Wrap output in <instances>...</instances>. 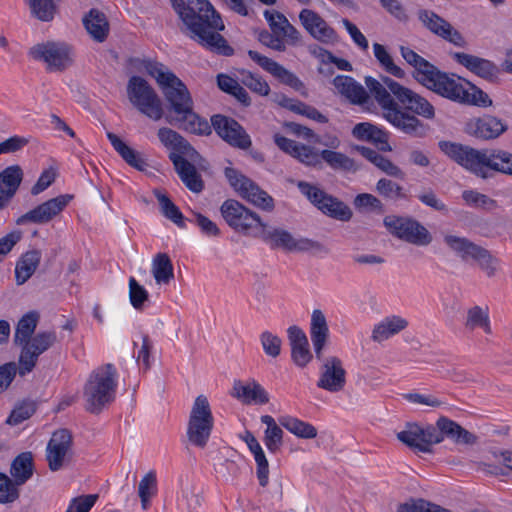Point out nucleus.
<instances>
[{
  "instance_id": "61",
  "label": "nucleus",
  "mask_w": 512,
  "mask_h": 512,
  "mask_svg": "<svg viewBox=\"0 0 512 512\" xmlns=\"http://www.w3.org/2000/svg\"><path fill=\"white\" fill-rule=\"evenodd\" d=\"M263 442L270 453H277L283 444V431L280 427L265 430Z\"/></svg>"
},
{
  "instance_id": "52",
  "label": "nucleus",
  "mask_w": 512,
  "mask_h": 512,
  "mask_svg": "<svg viewBox=\"0 0 512 512\" xmlns=\"http://www.w3.org/2000/svg\"><path fill=\"white\" fill-rule=\"evenodd\" d=\"M241 83L245 85L252 92L261 96H267L270 92L268 83L260 76L255 75L249 71H241Z\"/></svg>"
},
{
  "instance_id": "56",
  "label": "nucleus",
  "mask_w": 512,
  "mask_h": 512,
  "mask_svg": "<svg viewBox=\"0 0 512 512\" xmlns=\"http://www.w3.org/2000/svg\"><path fill=\"white\" fill-rule=\"evenodd\" d=\"M35 410L36 407L34 402H22L12 410L11 414L6 420V423L9 425H18L24 420L30 418Z\"/></svg>"
},
{
  "instance_id": "38",
  "label": "nucleus",
  "mask_w": 512,
  "mask_h": 512,
  "mask_svg": "<svg viewBox=\"0 0 512 512\" xmlns=\"http://www.w3.org/2000/svg\"><path fill=\"white\" fill-rule=\"evenodd\" d=\"M41 261L38 250L27 251L18 260L15 267V279L18 285L24 284L35 273Z\"/></svg>"
},
{
  "instance_id": "16",
  "label": "nucleus",
  "mask_w": 512,
  "mask_h": 512,
  "mask_svg": "<svg viewBox=\"0 0 512 512\" xmlns=\"http://www.w3.org/2000/svg\"><path fill=\"white\" fill-rule=\"evenodd\" d=\"M73 458L72 435L67 429L55 431L46 447V461L52 472L67 466Z\"/></svg>"
},
{
  "instance_id": "8",
  "label": "nucleus",
  "mask_w": 512,
  "mask_h": 512,
  "mask_svg": "<svg viewBox=\"0 0 512 512\" xmlns=\"http://www.w3.org/2000/svg\"><path fill=\"white\" fill-rule=\"evenodd\" d=\"M127 96L130 103L149 119L159 121L163 117L162 101L144 78L132 76L129 79Z\"/></svg>"
},
{
  "instance_id": "59",
  "label": "nucleus",
  "mask_w": 512,
  "mask_h": 512,
  "mask_svg": "<svg viewBox=\"0 0 512 512\" xmlns=\"http://www.w3.org/2000/svg\"><path fill=\"white\" fill-rule=\"evenodd\" d=\"M293 158L307 166H320V152L304 144H300Z\"/></svg>"
},
{
  "instance_id": "30",
  "label": "nucleus",
  "mask_w": 512,
  "mask_h": 512,
  "mask_svg": "<svg viewBox=\"0 0 512 512\" xmlns=\"http://www.w3.org/2000/svg\"><path fill=\"white\" fill-rule=\"evenodd\" d=\"M157 137L160 143L171 150L170 153H176L178 155H186L195 159L198 156L197 151L190 145V143L177 131L168 128L161 127L157 131Z\"/></svg>"
},
{
  "instance_id": "54",
  "label": "nucleus",
  "mask_w": 512,
  "mask_h": 512,
  "mask_svg": "<svg viewBox=\"0 0 512 512\" xmlns=\"http://www.w3.org/2000/svg\"><path fill=\"white\" fill-rule=\"evenodd\" d=\"M13 478L0 473V503H11L18 499L19 490Z\"/></svg>"
},
{
  "instance_id": "21",
  "label": "nucleus",
  "mask_w": 512,
  "mask_h": 512,
  "mask_svg": "<svg viewBox=\"0 0 512 512\" xmlns=\"http://www.w3.org/2000/svg\"><path fill=\"white\" fill-rule=\"evenodd\" d=\"M418 19L422 25L436 36L462 47L465 40L461 33L456 30L448 21L432 10L421 9L418 11Z\"/></svg>"
},
{
  "instance_id": "60",
  "label": "nucleus",
  "mask_w": 512,
  "mask_h": 512,
  "mask_svg": "<svg viewBox=\"0 0 512 512\" xmlns=\"http://www.w3.org/2000/svg\"><path fill=\"white\" fill-rule=\"evenodd\" d=\"M189 221L196 224L201 232L208 237H218L220 235V229L216 223L201 213L193 212V218H190Z\"/></svg>"
},
{
  "instance_id": "35",
  "label": "nucleus",
  "mask_w": 512,
  "mask_h": 512,
  "mask_svg": "<svg viewBox=\"0 0 512 512\" xmlns=\"http://www.w3.org/2000/svg\"><path fill=\"white\" fill-rule=\"evenodd\" d=\"M233 391V395L245 404H266L269 401L268 393L254 380L247 383L235 382Z\"/></svg>"
},
{
  "instance_id": "15",
  "label": "nucleus",
  "mask_w": 512,
  "mask_h": 512,
  "mask_svg": "<svg viewBox=\"0 0 512 512\" xmlns=\"http://www.w3.org/2000/svg\"><path fill=\"white\" fill-rule=\"evenodd\" d=\"M384 225L392 235L414 245L425 246L432 240L428 230L411 218L386 216Z\"/></svg>"
},
{
  "instance_id": "57",
  "label": "nucleus",
  "mask_w": 512,
  "mask_h": 512,
  "mask_svg": "<svg viewBox=\"0 0 512 512\" xmlns=\"http://www.w3.org/2000/svg\"><path fill=\"white\" fill-rule=\"evenodd\" d=\"M470 91L466 88L465 89V96L464 99L461 100V103L463 104H472L482 107H488L492 105V100L490 97L483 92L482 90L478 89L474 85H469Z\"/></svg>"
},
{
  "instance_id": "63",
  "label": "nucleus",
  "mask_w": 512,
  "mask_h": 512,
  "mask_svg": "<svg viewBox=\"0 0 512 512\" xmlns=\"http://www.w3.org/2000/svg\"><path fill=\"white\" fill-rule=\"evenodd\" d=\"M354 205L359 209H370L373 211H383L382 202L374 195L362 193L355 197Z\"/></svg>"
},
{
  "instance_id": "19",
  "label": "nucleus",
  "mask_w": 512,
  "mask_h": 512,
  "mask_svg": "<svg viewBox=\"0 0 512 512\" xmlns=\"http://www.w3.org/2000/svg\"><path fill=\"white\" fill-rule=\"evenodd\" d=\"M211 125L216 133L232 147L246 150L252 141L245 129L233 118L224 115H214Z\"/></svg>"
},
{
  "instance_id": "20",
  "label": "nucleus",
  "mask_w": 512,
  "mask_h": 512,
  "mask_svg": "<svg viewBox=\"0 0 512 512\" xmlns=\"http://www.w3.org/2000/svg\"><path fill=\"white\" fill-rule=\"evenodd\" d=\"M70 195H60L49 199L34 209L26 212L17 218V225H25L28 223L45 224L51 221L55 216L64 210L71 200Z\"/></svg>"
},
{
  "instance_id": "43",
  "label": "nucleus",
  "mask_w": 512,
  "mask_h": 512,
  "mask_svg": "<svg viewBox=\"0 0 512 512\" xmlns=\"http://www.w3.org/2000/svg\"><path fill=\"white\" fill-rule=\"evenodd\" d=\"M107 138L109 139L113 148L130 166L135 167L139 170L144 169L146 164L134 149L129 147L116 134L112 132L107 133Z\"/></svg>"
},
{
  "instance_id": "32",
  "label": "nucleus",
  "mask_w": 512,
  "mask_h": 512,
  "mask_svg": "<svg viewBox=\"0 0 512 512\" xmlns=\"http://www.w3.org/2000/svg\"><path fill=\"white\" fill-rule=\"evenodd\" d=\"M240 438L247 444L250 452L254 456L256 462V475L260 486L266 487L269 482V463L265 456L264 450L256 437L246 430Z\"/></svg>"
},
{
  "instance_id": "11",
  "label": "nucleus",
  "mask_w": 512,
  "mask_h": 512,
  "mask_svg": "<svg viewBox=\"0 0 512 512\" xmlns=\"http://www.w3.org/2000/svg\"><path fill=\"white\" fill-rule=\"evenodd\" d=\"M421 85L442 97L461 103L465 96L466 85H470V82L454 74L441 72L435 66L431 74L423 79Z\"/></svg>"
},
{
  "instance_id": "47",
  "label": "nucleus",
  "mask_w": 512,
  "mask_h": 512,
  "mask_svg": "<svg viewBox=\"0 0 512 512\" xmlns=\"http://www.w3.org/2000/svg\"><path fill=\"white\" fill-rule=\"evenodd\" d=\"M447 246L457 253L463 260L472 259L479 245L471 242L467 238L455 235H446L444 238Z\"/></svg>"
},
{
  "instance_id": "28",
  "label": "nucleus",
  "mask_w": 512,
  "mask_h": 512,
  "mask_svg": "<svg viewBox=\"0 0 512 512\" xmlns=\"http://www.w3.org/2000/svg\"><path fill=\"white\" fill-rule=\"evenodd\" d=\"M23 176V170L17 164L8 166L0 172V208H4L14 197Z\"/></svg>"
},
{
  "instance_id": "27",
  "label": "nucleus",
  "mask_w": 512,
  "mask_h": 512,
  "mask_svg": "<svg viewBox=\"0 0 512 512\" xmlns=\"http://www.w3.org/2000/svg\"><path fill=\"white\" fill-rule=\"evenodd\" d=\"M454 58L459 64L485 80L493 82L499 75L498 67L490 60L463 52L455 53Z\"/></svg>"
},
{
  "instance_id": "64",
  "label": "nucleus",
  "mask_w": 512,
  "mask_h": 512,
  "mask_svg": "<svg viewBox=\"0 0 512 512\" xmlns=\"http://www.w3.org/2000/svg\"><path fill=\"white\" fill-rule=\"evenodd\" d=\"M291 355L294 363L299 367H305L312 359L309 343L291 346Z\"/></svg>"
},
{
  "instance_id": "23",
  "label": "nucleus",
  "mask_w": 512,
  "mask_h": 512,
  "mask_svg": "<svg viewBox=\"0 0 512 512\" xmlns=\"http://www.w3.org/2000/svg\"><path fill=\"white\" fill-rule=\"evenodd\" d=\"M248 56L251 60L257 63L262 69L273 75L280 82L299 90L303 87L302 81L291 71L287 70L278 62L261 55L257 51L249 50Z\"/></svg>"
},
{
  "instance_id": "46",
  "label": "nucleus",
  "mask_w": 512,
  "mask_h": 512,
  "mask_svg": "<svg viewBox=\"0 0 512 512\" xmlns=\"http://www.w3.org/2000/svg\"><path fill=\"white\" fill-rule=\"evenodd\" d=\"M373 52L380 66L387 73L393 75L396 78H404L406 76L405 71L394 63L392 56L382 44L374 43Z\"/></svg>"
},
{
  "instance_id": "51",
  "label": "nucleus",
  "mask_w": 512,
  "mask_h": 512,
  "mask_svg": "<svg viewBox=\"0 0 512 512\" xmlns=\"http://www.w3.org/2000/svg\"><path fill=\"white\" fill-rule=\"evenodd\" d=\"M472 259L477 261L479 267L488 277L495 276L499 261L487 249L479 246Z\"/></svg>"
},
{
  "instance_id": "50",
  "label": "nucleus",
  "mask_w": 512,
  "mask_h": 512,
  "mask_svg": "<svg viewBox=\"0 0 512 512\" xmlns=\"http://www.w3.org/2000/svg\"><path fill=\"white\" fill-rule=\"evenodd\" d=\"M462 198L467 205L475 208H482L487 211H493L498 207L496 200L476 190L463 191Z\"/></svg>"
},
{
  "instance_id": "34",
  "label": "nucleus",
  "mask_w": 512,
  "mask_h": 512,
  "mask_svg": "<svg viewBox=\"0 0 512 512\" xmlns=\"http://www.w3.org/2000/svg\"><path fill=\"white\" fill-rule=\"evenodd\" d=\"M333 85L339 94L353 104H363L368 100V93L365 88L350 76H336L333 79Z\"/></svg>"
},
{
  "instance_id": "25",
  "label": "nucleus",
  "mask_w": 512,
  "mask_h": 512,
  "mask_svg": "<svg viewBox=\"0 0 512 512\" xmlns=\"http://www.w3.org/2000/svg\"><path fill=\"white\" fill-rule=\"evenodd\" d=\"M167 121L176 125L179 129L195 135H209L211 126L205 118L200 117L194 111V105L183 110L173 117H167Z\"/></svg>"
},
{
  "instance_id": "37",
  "label": "nucleus",
  "mask_w": 512,
  "mask_h": 512,
  "mask_svg": "<svg viewBox=\"0 0 512 512\" xmlns=\"http://www.w3.org/2000/svg\"><path fill=\"white\" fill-rule=\"evenodd\" d=\"M34 462L31 452H22L14 458L10 467V475L16 485L25 484L33 475Z\"/></svg>"
},
{
  "instance_id": "41",
  "label": "nucleus",
  "mask_w": 512,
  "mask_h": 512,
  "mask_svg": "<svg viewBox=\"0 0 512 512\" xmlns=\"http://www.w3.org/2000/svg\"><path fill=\"white\" fill-rule=\"evenodd\" d=\"M151 273L158 285H168L174 278L173 264L166 253H158L152 260Z\"/></svg>"
},
{
  "instance_id": "12",
  "label": "nucleus",
  "mask_w": 512,
  "mask_h": 512,
  "mask_svg": "<svg viewBox=\"0 0 512 512\" xmlns=\"http://www.w3.org/2000/svg\"><path fill=\"white\" fill-rule=\"evenodd\" d=\"M30 56L35 60H42L48 65L49 70L62 71L73 63L74 54L72 48L63 42H46L34 45Z\"/></svg>"
},
{
  "instance_id": "22",
  "label": "nucleus",
  "mask_w": 512,
  "mask_h": 512,
  "mask_svg": "<svg viewBox=\"0 0 512 512\" xmlns=\"http://www.w3.org/2000/svg\"><path fill=\"white\" fill-rule=\"evenodd\" d=\"M299 20L314 39L327 44L338 40L336 31L315 11L302 9L299 13Z\"/></svg>"
},
{
  "instance_id": "4",
  "label": "nucleus",
  "mask_w": 512,
  "mask_h": 512,
  "mask_svg": "<svg viewBox=\"0 0 512 512\" xmlns=\"http://www.w3.org/2000/svg\"><path fill=\"white\" fill-rule=\"evenodd\" d=\"M117 370L108 363L94 369L84 386L85 409L99 414L115 399L117 388Z\"/></svg>"
},
{
  "instance_id": "10",
  "label": "nucleus",
  "mask_w": 512,
  "mask_h": 512,
  "mask_svg": "<svg viewBox=\"0 0 512 512\" xmlns=\"http://www.w3.org/2000/svg\"><path fill=\"white\" fill-rule=\"evenodd\" d=\"M297 187L313 205L329 217L340 221H348L351 219V209L338 198L327 194L319 187L305 181H299Z\"/></svg>"
},
{
  "instance_id": "45",
  "label": "nucleus",
  "mask_w": 512,
  "mask_h": 512,
  "mask_svg": "<svg viewBox=\"0 0 512 512\" xmlns=\"http://www.w3.org/2000/svg\"><path fill=\"white\" fill-rule=\"evenodd\" d=\"M465 326L468 329L482 328L485 333L492 332L489 318V308L487 306H473L468 309Z\"/></svg>"
},
{
  "instance_id": "7",
  "label": "nucleus",
  "mask_w": 512,
  "mask_h": 512,
  "mask_svg": "<svg viewBox=\"0 0 512 512\" xmlns=\"http://www.w3.org/2000/svg\"><path fill=\"white\" fill-rule=\"evenodd\" d=\"M214 427V417L208 398L199 395L191 407L187 424V437L189 442L199 448H204L211 436Z\"/></svg>"
},
{
  "instance_id": "14",
  "label": "nucleus",
  "mask_w": 512,
  "mask_h": 512,
  "mask_svg": "<svg viewBox=\"0 0 512 512\" xmlns=\"http://www.w3.org/2000/svg\"><path fill=\"white\" fill-rule=\"evenodd\" d=\"M57 342L54 331L38 332L21 345L19 357V374L24 376L36 366L38 357L53 347Z\"/></svg>"
},
{
  "instance_id": "29",
  "label": "nucleus",
  "mask_w": 512,
  "mask_h": 512,
  "mask_svg": "<svg viewBox=\"0 0 512 512\" xmlns=\"http://www.w3.org/2000/svg\"><path fill=\"white\" fill-rule=\"evenodd\" d=\"M169 159L172 161L180 179L189 190L194 193H199L203 190V181L193 164L176 153H170Z\"/></svg>"
},
{
  "instance_id": "55",
  "label": "nucleus",
  "mask_w": 512,
  "mask_h": 512,
  "mask_svg": "<svg viewBox=\"0 0 512 512\" xmlns=\"http://www.w3.org/2000/svg\"><path fill=\"white\" fill-rule=\"evenodd\" d=\"M129 299L136 310H142L149 299L147 290L133 277L129 279Z\"/></svg>"
},
{
  "instance_id": "1",
  "label": "nucleus",
  "mask_w": 512,
  "mask_h": 512,
  "mask_svg": "<svg viewBox=\"0 0 512 512\" xmlns=\"http://www.w3.org/2000/svg\"><path fill=\"white\" fill-rule=\"evenodd\" d=\"M365 83L382 109L383 117L405 134L422 137L427 126L415 115L425 119L435 117L433 105L423 96L388 76L376 80L366 77Z\"/></svg>"
},
{
  "instance_id": "48",
  "label": "nucleus",
  "mask_w": 512,
  "mask_h": 512,
  "mask_svg": "<svg viewBox=\"0 0 512 512\" xmlns=\"http://www.w3.org/2000/svg\"><path fill=\"white\" fill-rule=\"evenodd\" d=\"M155 196L160 204L161 212L163 215L174 222L177 226L184 228V216L179 208L163 193L160 191L155 192Z\"/></svg>"
},
{
  "instance_id": "17",
  "label": "nucleus",
  "mask_w": 512,
  "mask_h": 512,
  "mask_svg": "<svg viewBox=\"0 0 512 512\" xmlns=\"http://www.w3.org/2000/svg\"><path fill=\"white\" fill-rule=\"evenodd\" d=\"M320 362L319 378L317 387L331 393H337L344 389L346 385V370L343 361L335 355L317 358Z\"/></svg>"
},
{
  "instance_id": "24",
  "label": "nucleus",
  "mask_w": 512,
  "mask_h": 512,
  "mask_svg": "<svg viewBox=\"0 0 512 512\" xmlns=\"http://www.w3.org/2000/svg\"><path fill=\"white\" fill-rule=\"evenodd\" d=\"M507 130V125L499 118L486 115L481 118L471 119L466 124V132L476 138L489 140L495 139Z\"/></svg>"
},
{
  "instance_id": "26",
  "label": "nucleus",
  "mask_w": 512,
  "mask_h": 512,
  "mask_svg": "<svg viewBox=\"0 0 512 512\" xmlns=\"http://www.w3.org/2000/svg\"><path fill=\"white\" fill-rule=\"evenodd\" d=\"M270 29L278 37L283 39L285 45L296 46L301 42V33L288 21V19L280 12L268 11L264 12Z\"/></svg>"
},
{
  "instance_id": "31",
  "label": "nucleus",
  "mask_w": 512,
  "mask_h": 512,
  "mask_svg": "<svg viewBox=\"0 0 512 512\" xmlns=\"http://www.w3.org/2000/svg\"><path fill=\"white\" fill-rule=\"evenodd\" d=\"M310 337L316 358H321L329 339V327L326 317L320 309L312 311Z\"/></svg>"
},
{
  "instance_id": "62",
  "label": "nucleus",
  "mask_w": 512,
  "mask_h": 512,
  "mask_svg": "<svg viewBox=\"0 0 512 512\" xmlns=\"http://www.w3.org/2000/svg\"><path fill=\"white\" fill-rule=\"evenodd\" d=\"M97 498V495L92 494L73 498L66 512H89Z\"/></svg>"
},
{
  "instance_id": "39",
  "label": "nucleus",
  "mask_w": 512,
  "mask_h": 512,
  "mask_svg": "<svg viewBox=\"0 0 512 512\" xmlns=\"http://www.w3.org/2000/svg\"><path fill=\"white\" fill-rule=\"evenodd\" d=\"M399 50L403 59L414 68L413 77L421 84L435 66L409 47L400 46Z\"/></svg>"
},
{
  "instance_id": "33",
  "label": "nucleus",
  "mask_w": 512,
  "mask_h": 512,
  "mask_svg": "<svg viewBox=\"0 0 512 512\" xmlns=\"http://www.w3.org/2000/svg\"><path fill=\"white\" fill-rule=\"evenodd\" d=\"M408 325V320L400 315L386 316L373 327L371 339L381 343L404 331Z\"/></svg>"
},
{
  "instance_id": "42",
  "label": "nucleus",
  "mask_w": 512,
  "mask_h": 512,
  "mask_svg": "<svg viewBox=\"0 0 512 512\" xmlns=\"http://www.w3.org/2000/svg\"><path fill=\"white\" fill-rule=\"evenodd\" d=\"M279 423L290 433L303 439H314L317 436V429L308 422H304L292 416H282Z\"/></svg>"
},
{
  "instance_id": "2",
  "label": "nucleus",
  "mask_w": 512,
  "mask_h": 512,
  "mask_svg": "<svg viewBox=\"0 0 512 512\" xmlns=\"http://www.w3.org/2000/svg\"><path fill=\"white\" fill-rule=\"evenodd\" d=\"M172 6L183 21L188 36L207 50L231 56L234 49L220 34L225 29L221 15L209 0H171Z\"/></svg>"
},
{
  "instance_id": "9",
  "label": "nucleus",
  "mask_w": 512,
  "mask_h": 512,
  "mask_svg": "<svg viewBox=\"0 0 512 512\" xmlns=\"http://www.w3.org/2000/svg\"><path fill=\"white\" fill-rule=\"evenodd\" d=\"M220 212L226 223L235 231L257 237L263 222L258 214L240 202L228 199L223 202Z\"/></svg>"
},
{
  "instance_id": "58",
  "label": "nucleus",
  "mask_w": 512,
  "mask_h": 512,
  "mask_svg": "<svg viewBox=\"0 0 512 512\" xmlns=\"http://www.w3.org/2000/svg\"><path fill=\"white\" fill-rule=\"evenodd\" d=\"M260 341L266 355L272 358L280 355L282 341L277 335L265 331L260 335Z\"/></svg>"
},
{
  "instance_id": "36",
  "label": "nucleus",
  "mask_w": 512,
  "mask_h": 512,
  "mask_svg": "<svg viewBox=\"0 0 512 512\" xmlns=\"http://www.w3.org/2000/svg\"><path fill=\"white\" fill-rule=\"evenodd\" d=\"M83 24L89 35L97 42H103L109 33V23L104 13L92 9L84 17Z\"/></svg>"
},
{
  "instance_id": "53",
  "label": "nucleus",
  "mask_w": 512,
  "mask_h": 512,
  "mask_svg": "<svg viewBox=\"0 0 512 512\" xmlns=\"http://www.w3.org/2000/svg\"><path fill=\"white\" fill-rule=\"evenodd\" d=\"M376 191L386 199L397 200L405 198L403 188L387 178H381L376 184Z\"/></svg>"
},
{
  "instance_id": "40",
  "label": "nucleus",
  "mask_w": 512,
  "mask_h": 512,
  "mask_svg": "<svg viewBox=\"0 0 512 512\" xmlns=\"http://www.w3.org/2000/svg\"><path fill=\"white\" fill-rule=\"evenodd\" d=\"M324 161L331 169L354 173L359 169L356 161L347 155L330 149L320 152V162Z\"/></svg>"
},
{
  "instance_id": "44",
  "label": "nucleus",
  "mask_w": 512,
  "mask_h": 512,
  "mask_svg": "<svg viewBox=\"0 0 512 512\" xmlns=\"http://www.w3.org/2000/svg\"><path fill=\"white\" fill-rule=\"evenodd\" d=\"M39 317L40 316L38 312L30 311L19 320L14 335V342L17 345L21 346L33 336L39 321Z\"/></svg>"
},
{
  "instance_id": "6",
  "label": "nucleus",
  "mask_w": 512,
  "mask_h": 512,
  "mask_svg": "<svg viewBox=\"0 0 512 512\" xmlns=\"http://www.w3.org/2000/svg\"><path fill=\"white\" fill-rule=\"evenodd\" d=\"M257 237L262 238L272 248L289 252H311L315 255L329 253V249L318 241L303 237L295 238L289 231L268 227L265 223H263Z\"/></svg>"
},
{
  "instance_id": "18",
  "label": "nucleus",
  "mask_w": 512,
  "mask_h": 512,
  "mask_svg": "<svg viewBox=\"0 0 512 512\" xmlns=\"http://www.w3.org/2000/svg\"><path fill=\"white\" fill-rule=\"evenodd\" d=\"M439 435L432 425L421 427L416 423H408L403 431L397 433V438L417 452L429 453L433 444L441 443Z\"/></svg>"
},
{
  "instance_id": "3",
  "label": "nucleus",
  "mask_w": 512,
  "mask_h": 512,
  "mask_svg": "<svg viewBox=\"0 0 512 512\" xmlns=\"http://www.w3.org/2000/svg\"><path fill=\"white\" fill-rule=\"evenodd\" d=\"M440 148L460 166L483 179L489 177L490 170L504 174L512 154L501 149L477 150L452 142H441Z\"/></svg>"
},
{
  "instance_id": "5",
  "label": "nucleus",
  "mask_w": 512,
  "mask_h": 512,
  "mask_svg": "<svg viewBox=\"0 0 512 512\" xmlns=\"http://www.w3.org/2000/svg\"><path fill=\"white\" fill-rule=\"evenodd\" d=\"M147 72L156 80L174 116L194 105L187 86L163 64L150 63Z\"/></svg>"
},
{
  "instance_id": "13",
  "label": "nucleus",
  "mask_w": 512,
  "mask_h": 512,
  "mask_svg": "<svg viewBox=\"0 0 512 512\" xmlns=\"http://www.w3.org/2000/svg\"><path fill=\"white\" fill-rule=\"evenodd\" d=\"M225 176L234 190L244 199L253 205L264 209L272 210L274 201L264 190H262L255 182L239 173L234 168H226Z\"/></svg>"
},
{
  "instance_id": "49",
  "label": "nucleus",
  "mask_w": 512,
  "mask_h": 512,
  "mask_svg": "<svg viewBox=\"0 0 512 512\" xmlns=\"http://www.w3.org/2000/svg\"><path fill=\"white\" fill-rule=\"evenodd\" d=\"M32 15L40 21H52L56 12L57 6L53 0H28Z\"/></svg>"
}]
</instances>
